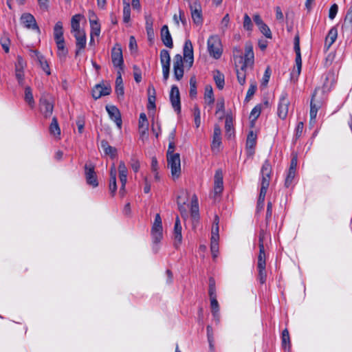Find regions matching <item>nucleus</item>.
I'll return each mask as SVG.
<instances>
[{"label": "nucleus", "instance_id": "nucleus-1", "mask_svg": "<svg viewBox=\"0 0 352 352\" xmlns=\"http://www.w3.org/2000/svg\"><path fill=\"white\" fill-rule=\"evenodd\" d=\"M272 171V165L269 160H266L261 169V190L257 201L256 212L263 210L265 197L271 180Z\"/></svg>", "mask_w": 352, "mask_h": 352}, {"label": "nucleus", "instance_id": "nucleus-2", "mask_svg": "<svg viewBox=\"0 0 352 352\" xmlns=\"http://www.w3.org/2000/svg\"><path fill=\"white\" fill-rule=\"evenodd\" d=\"M208 51L215 59H219L222 54L221 40L217 35L210 36L208 39Z\"/></svg>", "mask_w": 352, "mask_h": 352}, {"label": "nucleus", "instance_id": "nucleus-3", "mask_svg": "<svg viewBox=\"0 0 352 352\" xmlns=\"http://www.w3.org/2000/svg\"><path fill=\"white\" fill-rule=\"evenodd\" d=\"M168 167L170 168L173 179L179 177L181 174V161L179 154L167 157Z\"/></svg>", "mask_w": 352, "mask_h": 352}, {"label": "nucleus", "instance_id": "nucleus-4", "mask_svg": "<svg viewBox=\"0 0 352 352\" xmlns=\"http://www.w3.org/2000/svg\"><path fill=\"white\" fill-rule=\"evenodd\" d=\"M289 104L288 94L286 91H283L279 98L277 110L278 116L280 119L285 120L287 118Z\"/></svg>", "mask_w": 352, "mask_h": 352}, {"label": "nucleus", "instance_id": "nucleus-5", "mask_svg": "<svg viewBox=\"0 0 352 352\" xmlns=\"http://www.w3.org/2000/svg\"><path fill=\"white\" fill-rule=\"evenodd\" d=\"M85 176L87 184L93 188L98 186L96 173L95 171V166L91 162H87L85 165Z\"/></svg>", "mask_w": 352, "mask_h": 352}, {"label": "nucleus", "instance_id": "nucleus-6", "mask_svg": "<svg viewBox=\"0 0 352 352\" xmlns=\"http://www.w3.org/2000/svg\"><path fill=\"white\" fill-rule=\"evenodd\" d=\"M323 77L322 92H329L336 82L338 74L333 69H331L325 73Z\"/></svg>", "mask_w": 352, "mask_h": 352}, {"label": "nucleus", "instance_id": "nucleus-7", "mask_svg": "<svg viewBox=\"0 0 352 352\" xmlns=\"http://www.w3.org/2000/svg\"><path fill=\"white\" fill-rule=\"evenodd\" d=\"M256 267L258 280L261 284H264L267 280L266 255H258Z\"/></svg>", "mask_w": 352, "mask_h": 352}, {"label": "nucleus", "instance_id": "nucleus-8", "mask_svg": "<svg viewBox=\"0 0 352 352\" xmlns=\"http://www.w3.org/2000/svg\"><path fill=\"white\" fill-rule=\"evenodd\" d=\"M170 101L174 110L177 113L181 112L180 94L178 87L173 85L170 92Z\"/></svg>", "mask_w": 352, "mask_h": 352}, {"label": "nucleus", "instance_id": "nucleus-9", "mask_svg": "<svg viewBox=\"0 0 352 352\" xmlns=\"http://www.w3.org/2000/svg\"><path fill=\"white\" fill-rule=\"evenodd\" d=\"M39 109L43 116L45 118H50L54 109V104L45 97H42L39 102Z\"/></svg>", "mask_w": 352, "mask_h": 352}, {"label": "nucleus", "instance_id": "nucleus-10", "mask_svg": "<svg viewBox=\"0 0 352 352\" xmlns=\"http://www.w3.org/2000/svg\"><path fill=\"white\" fill-rule=\"evenodd\" d=\"M76 38V52L75 55L78 56L80 54L82 50H83L87 44V38L85 31L78 32L72 34Z\"/></svg>", "mask_w": 352, "mask_h": 352}, {"label": "nucleus", "instance_id": "nucleus-11", "mask_svg": "<svg viewBox=\"0 0 352 352\" xmlns=\"http://www.w3.org/2000/svg\"><path fill=\"white\" fill-rule=\"evenodd\" d=\"M323 105V102L316 98V90L312 95L310 104V122H315L317 113L319 109Z\"/></svg>", "mask_w": 352, "mask_h": 352}, {"label": "nucleus", "instance_id": "nucleus-12", "mask_svg": "<svg viewBox=\"0 0 352 352\" xmlns=\"http://www.w3.org/2000/svg\"><path fill=\"white\" fill-rule=\"evenodd\" d=\"M192 19L197 25H200L203 23L202 11L200 4L195 1L193 4L190 5Z\"/></svg>", "mask_w": 352, "mask_h": 352}, {"label": "nucleus", "instance_id": "nucleus-13", "mask_svg": "<svg viewBox=\"0 0 352 352\" xmlns=\"http://www.w3.org/2000/svg\"><path fill=\"white\" fill-rule=\"evenodd\" d=\"M106 110L110 118L115 122L119 129L122 128V118L119 109L114 105H107Z\"/></svg>", "mask_w": 352, "mask_h": 352}, {"label": "nucleus", "instance_id": "nucleus-14", "mask_svg": "<svg viewBox=\"0 0 352 352\" xmlns=\"http://www.w3.org/2000/svg\"><path fill=\"white\" fill-rule=\"evenodd\" d=\"M184 60L188 64V67H192L194 61L193 47L192 42L186 40L184 45Z\"/></svg>", "mask_w": 352, "mask_h": 352}, {"label": "nucleus", "instance_id": "nucleus-15", "mask_svg": "<svg viewBox=\"0 0 352 352\" xmlns=\"http://www.w3.org/2000/svg\"><path fill=\"white\" fill-rule=\"evenodd\" d=\"M111 59L113 65L116 67L122 69L124 60L122 51L119 45L114 47L111 50Z\"/></svg>", "mask_w": 352, "mask_h": 352}, {"label": "nucleus", "instance_id": "nucleus-16", "mask_svg": "<svg viewBox=\"0 0 352 352\" xmlns=\"http://www.w3.org/2000/svg\"><path fill=\"white\" fill-rule=\"evenodd\" d=\"M21 21L28 29L36 30L39 32L38 26L36 24L34 16L30 13H24L21 16Z\"/></svg>", "mask_w": 352, "mask_h": 352}, {"label": "nucleus", "instance_id": "nucleus-17", "mask_svg": "<svg viewBox=\"0 0 352 352\" xmlns=\"http://www.w3.org/2000/svg\"><path fill=\"white\" fill-rule=\"evenodd\" d=\"M160 36L163 44L166 47L170 49H172L173 47V38L167 25H163L162 28H161Z\"/></svg>", "mask_w": 352, "mask_h": 352}, {"label": "nucleus", "instance_id": "nucleus-18", "mask_svg": "<svg viewBox=\"0 0 352 352\" xmlns=\"http://www.w3.org/2000/svg\"><path fill=\"white\" fill-rule=\"evenodd\" d=\"M223 190V173L221 169L216 170L214 177V193L217 195Z\"/></svg>", "mask_w": 352, "mask_h": 352}, {"label": "nucleus", "instance_id": "nucleus-19", "mask_svg": "<svg viewBox=\"0 0 352 352\" xmlns=\"http://www.w3.org/2000/svg\"><path fill=\"white\" fill-rule=\"evenodd\" d=\"M254 55L253 47L251 44L247 43L245 48L243 67H252L254 64Z\"/></svg>", "mask_w": 352, "mask_h": 352}, {"label": "nucleus", "instance_id": "nucleus-20", "mask_svg": "<svg viewBox=\"0 0 352 352\" xmlns=\"http://www.w3.org/2000/svg\"><path fill=\"white\" fill-rule=\"evenodd\" d=\"M342 32L349 36L352 34V7L346 12L344 22L342 25Z\"/></svg>", "mask_w": 352, "mask_h": 352}, {"label": "nucleus", "instance_id": "nucleus-21", "mask_svg": "<svg viewBox=\"0 0 352 352\" xmlns=\"http://www.w3.org/2000/svg\"><path fill=\"white\" fill-rule=\"evenodd\" d=\"M221 144V130L219 125L216 124L214 127L211 148L212 151L219 150Z\"/></svg>", "mask_w": 352, "mask_h": 352}, {"label": "nucleus", "instance_id": "nucleus-22", "mask_svg": "<svg viewBox=\"0 0 352 352\" xmlns=\"http://www.w3.org/2000/svg\"><path fill=\"white\" fill-rule=\"evenodd\" d=\"M116 175L117 170L116 166L113 164L110 168V177L109 184V189L112 197L116 195L117 190Z\"/></svg>", "mask_w": 352, "mask_h": 352}, {"label": "nucleus", "instance_id": "nucleus-23", "mask_svg": "<svg viewBox=\"0 0 352 352\" xmlns=\"http://www.w3.org/2000/svg\"><path fill=\"white\" fill-rule=\"evenodd\" d=\"M111 91V87L97 85L92 91V96L95 99H98L102 96L109 95Z\"/></svg>", "mask_w": 352, "mask_h": 352}, {"label": "nucleus", "instance_id": "nucleus-24", "mask_svg": "<svg viewBox=\"0 0 352 352\" xmlns=\"http://www.w3.org/2000/svg\"><path fill=\"white\" fill-rule=\"evenodd\" d=\"M256 134L253 131H250L246 140V150L249 155L254 153V149L256 144Z\"/></svg>", "mask_w": 352, "mask_h": 352}, {"label": "nucleus", "instance_id": "nucleus-25", "mask_svg": "<svg viewBox=\"0 0 352 352\" xmlns=\"http://www.w3.org/2000/svg\"><path fill=\"white\" fill-rule=\"evenodd\" d=\"M337 37L338 30L336 27L333 26L329 30L325 38L324 48H326L327 50H328L330 48V47L334 43Z\"/></svg>", "mask_w": 352, "mask_h": 352}, {"label": "nucleus", "instance_id": "nucleus-26", "mask_svg": "<svg viewBox=\"0 0 352 352\" xmlns=\"http://www.w3.org/2000/svg\"><path fill=\"white\" fill-rule=\"evenodd\" d=\"M182 226L180 223V220L179 217H176L175 226H174V239H175V245L177 247L182 243Z\"/></svg>", "mask_w": 352, "mask_h": 352}, {"label": "nucleus", "instance_id": "nucleus-27", "mask_svg": "<svg viewBox=\"0 0 352 352\" xmlns=\"http://www.w3.org/2000/svg\"><path fill=\"white\" fill-rule=\"evenodd\" d=\"M89 22L91 25V37L94 36H98L100 34V25L94 14H92V18L89 17Z\"/></svg>", "mask_w": 352, "mask_h": 352}, {"label": "nucleus", "instance_id": "nucleus-28", "mask_svg": "<svg viewBox=\"0 0 352 352\" xmlns=\"http://www.w3.org/2000/svg\"><path fill=\"white\" fill-rule=\"evenodd\" d=\"M190 214L195 220L199 218L198 198L195 194H193L191 198Z\"/></svg>", "mask_w": 352, "mask_h": 352}, {"label": "nucleus", "instance_id": "nucleus-29", "mask_svg": "<svg viewBox=\"0 0 352 352\" xmlns=\"http://www.w3.org/2000/svg\"><path fill=\"white\" fill-rule=\"evenodd\" d=\"M294 49L296 53V65H302V58L300 47V37L298 34H296L294 37Z\"/></svg>", "mask_w": 352, "mask_h": 352}, {"label": "nucleus", "instance_id": "nucleus-30", "mask_svg": "<svg viewBox=\"0 0 352 352\" xmlns=\"http://www.w3.org/2000/svg\"><path fill=\"white\" fill-rule=\"evenodd\" d=\"M148 123L146 114L144 113H140L139 120V129L142 138L146 135L148 131Z\"/></svg>", "mask_w": 352, "mask_h": 352}, {"label": "nucleus", "instance_id": "nucleus-31", "mask_svg": "<svg viewBox=\"0 0 352 352\" xmlns=\"http://www.w3.org/2000/svg\"><path fill=\"white\" fill-rule=\"evenodd\" d=\"M100 146L104 153L109 155L111 158H114L116 156L117 149L115 147L110 146L107 140H102L100 142Z\"/></svg>", "mask_w": 352, "mask_h": 352}, {"label": "nucleus", "instance_id": "nucleus-32", "mask_svg": "<svg viewBox=\"0 0 352 352\" xmlns=\"http://www.w3.org/2000/svg\"><path fill=\"white\" fill-rule=\"evenodd\" d=\"M204 98L205 103L212 107L214 102V97L213 94L212 87L211 85L206 86Z\"/></svg>", "mask_w": 352, "mask_h": 352}, {"label": "nucleus", "instance_id": "nucleus-33", "mask_svg": "<svg viewBox=\"0 0 352 352\" xmlns=\"http://www.w3.org/2000/svg\"><path fill=\"white\" fill-rule=\"evenodd\" d=\"M82 18V15L80 14H75L72 16L71 20V32L72 34L78 32H82L83 30L80 29V21Z\"/></svg>", "mask_w": 352, "mask_h": 352}, {"label": "nucleus", "instance_id": "nucleus-34", "mask_svg": "<svg viewBox=\"0 0 352 352\" xmlns=\"http://www.w3.org/2000/svg\"><path fill=\"white\" fill-rule=\"evenodd\" d=\"M49 129L51 135H52L56 138L60 139V129L56 117L52 118Z\"/></svg>", "mask_w": 352, "mask_h": 352}, {"label": "nucleus", "instance_id": "nucleus-35", "mask_svg": "<svg viewBox=\"0 0 352 352\" xmlns=\"http://www.w3.org/2000/svg\"><path fill=\"white\" fill-rule=\"evenodd\" d=\"M57 46V55L62 59L65 58L68 53L67 49L65 47V40L55 41Z\"/></svg>", "mask_w": 352, "mask_h": 352}, {"label": "nucleus", "instance_id": "nucleus-36", "mask_svg": "<svg viewBox=\"0 0 352 352\" xmlns=\"http://www.w3.org/2000/svg\"><path fill=\"white\" fill-rule=\"evenodd\" d=\"M151 236L153 243H159L163 238L162 228H151Z\"/></svg>", "mask_w": 352, "mask_h": 352}, {"label": "nucleus", "instance_id": "nucleus-37", "mask_svg": "<svg viewBox=\"0 0 352 352\" xmlns=\"http://www.w3.org/2000/svg\"><path fill=\"white\" fill-rule=\"evenodd\" d=\"M54 37L55 41L65 40L63 37V23L58 21L54 28Z\"/></svg>", "mask_w": 352, "mask_h": 352}, {"label": "nucleus", "instance_id": "nucleus-38", "mask_svg": "<svg viewBox=\"0 0 352 352\" xmlns=\"http://www.w3.org/2000/svg\"><path fill=\"white\" fill-rule=\"evenodd\" d=\"M230 25V18L229 14H226L221 19L219 24V32L224 35Z\"/></svg>", "mask_w": 352, "mask_h": 352}, {"label": "nucleus", "instance_id": "nucleus-39", "mask_svg": "<svg viewBox=\"0 0 352 352\" xmlns=\"http://www.w3.org/2000/svg\"><path fill=\"white\" fill-rule=\"evenodd\" d=\"M213 78L217 87L219 89H222L224 87L225 85L224 75L222 73H221L219 70H216L214 72Z\"/></svg>", "mask_w": 352, "mask_h": 352}, {"label": "nucleus", "instance_id": "nucleus-40", "mask_svg": "<svg viewBox=\"0 0 352 352\" xmlns=\"http://www.w3.org/2000/svg\"><path fill=\"white\" fill-rule=\"evenodd\" d=\"M282 346L285 350H289L291 348V341L289 331L285 329L282 332Z\"/></svg>", "mask_w": 352, "mask_h": 352}, {"label": "nucleus", "instance_id": "nucleus-41", "mask_svg": "<svg viewBox=\"0 0 352 352\" xmlns=\"http://www.w3.org/2000/svg\"><path fill=\"white\" fill-rule=\"evenodd\" d=\"M116 93L118 96H123L124 86L120 72H118V76L116 80Z\"/></svg>", "mask_w": 352, "mask_h": 352}, {"label": "nucleus", "instance_id": "nucleus-42", "mask_svg": "<svg viewBox=\"0 0 352 352\" xmlns=\"http://www.w3.org/2000/svg\"><path fill=\"white\" fill-rule=\"evenodd\" d=\"M160 62L162 67H170V56L168 50L163 49L160 51Z\"/></svg>", "mask_w": 352, "mask_h": 352}, {"label": "nucleus", "instance_id": "nucleus-43", "mask_svg": "<svg viewBox=\"0 0 352 352\" xmlns=\"http://www.w3.org/2000/svg\"><path fill=\"white\" fill-rule=\"evenodd\" d=\"M208 295L210 300L217 299L215 280L212 277L209 278Z\"/></svg>", "mask_w": 352, "mask_h": 352}, {"label": "nucleus", "instance_id": "nucleus-44", "mask_svg": "<svg viewBox=\"0 0 352 352\" xmlns=\"http://www.w3.org/2000/svg\"><path fill=\"white\" fill-rule=\"evenodd\" d=\"M189 199V192L186 190H182L177 197V204H186Z\"/></svg>", "mask_w": 352, "mask_h": 352}, {"label": "nucleus", "instance_id": "nucleus-45", "mask_svg": "<svg viewBox=\"0 0 352 352\" xmlns=\"http://www.w3.org/2000/svg\"><path fill=\"white\" fill-rule=\"evenodd\" d=\"M25 100L30 105V107H34V100L32 92V89L30 87H26L25 88Z\"/></svg>", "mask_w": 352, "mask_h": 352}, {"label": "nucleus", "instance_id": "nucleus-46", "mask_svg": "<svg viewBox=\"0 0 352 352\" xmlns=\"http://www.w3.org/2000/svg\"><path fill=\"white\" fill-rule=\"evenodd\" d=\"M145 28L148 38L151 41L154 37V30L153 28V20L151 18H147L146 19Z\"/></svg>", "mask_w": 352, "mask_h": 352}, {"label": "nucleus", "instance_id": "nucleus-47", "mask_svg": "<svg viewBox=\"0 0 352 352\" xmlns=\"http://www.w3.org/2000/svg\"><path fill=\"white\" fill-rule=\"evenodd\" d=\"M242 65L239 69H236L237 80L240 85H243L245 83L246 69Z\"/></svg>", "mask_w": 352, "mask_h": 352}, {"label": "nucleus", "instance_id": "nucleus-48", "mask_svg": "<svg viewBox=\"0 0 352 352\" xmlns=\"http://www.w3.org/2000/svg\"><path fill=\"white\" fill-rule=\"evenodd\" d=\"M131 19V8L128 2H124L123 8V21L124 23H129Z\"/></svg>", "mask_w": 352, "mask_h": 352}, {"label": "nucleus", "instance_id": "nucleus-49", "mask_svg": "<svg viewBox=\"0 0 352 352\" xmlns=\"http://www.w3.org/2000/svg\"><path fill=\"white\" fill-rule=\"evenodd\" d=\"M217 110L216 114H220L219 118L222 119L224 117V111H225V105H224V99L221 98L217 100Z\"/></svg>", "mask_w": 352, "mask_h": 352}, {"label": "nucleus", "instance_id": "nucleus-50", "mask_svg": "<svg viewBox=\"0 0 352 352\" xmlns=\"http://www.w3.org/2000/svg\"><path fill=\"white\" fill-rule=\"evenodd\" d=\"M37 61L39 63L43 72H45L47 75H50L51 74L50 66L44 56L43 55L41 56H39V58L37 60Z\"/></svg>", "mask_w": 352, "mask_h": 352}, {"label": "nucleus", "instance_id": "nucleus-51", "mask_svg": "<svg viewBox=\"0 0 352 352\" xmlns=\"http://www.w3.org/2000/svg\"><path fill=\"white\" fill-rule=\"evenodd\" d=\"M264 239H265V232L261 230L259 233L258 236V247H259V253L258 255H265V248H264Z\"/></svg>", "mask_w": 352, "mask_h": 352}, {"label": "nucleus", "instance_id": "nucleus-52", "mask_svg": "<svg viewBox=\"0 0 352 352\" xmlns=\"http://www.w3.org/2000/svg\"><path fill=\"white\" fill-rule=\"evenodd\" d=\"M130 166L135 173H138L140 168V161L135 155H133L130 160Z\"/></svg>", "mask_w": 352, "mask_h": 352}, {"label": "nucleus", "instance_id": "nucleus-53", "mask_svg": "<svg viewBox=\"0 0 352 352\" xmlns=\"http://www.w3.org/2000/svg\"><path fill=\"white\" fill-rule=\"evenodd\" d=\"M193 115L195 117V124L197 128H199L201 124V111L197 105L193 107Z\"/></svg>", "mask_w": 352, "mask_h": 352}, {"label": "nucleus", "instance_id": "nucleus-54", "mask_svg": "<svg viewBox=\"0 0 352 352\" xmlns=\"http://www.w3.org/2000/svg\"><path fill=\"white\" fill-rule=\"evenodd\" d=\"M219 238H211L210 250L214 257L217 256L219 252Z\"/></svg>", "mask_w": 352, "mask_h": 352}, {"label": "nucleus", "instance_id": "nucleus-55", "mask_svg": "<svg viewBox=\"0 0 352 352\" xmlns=\"http://www.w3.org/2000/svg\"><path fill=\"white\" fill-rule=\"evenodd\" d=\"M243 28L248 31H252L253 28V23L252 22V19L246 13L244 14L243 16Z\"/></svg>", "mask_w": 352, "mask_h": 352}, {"label": "nucleus", "instance_id": "nucleus-56", "mask_svg": "<svg viewBox=\"0 0 352 352\" xmlns=\"http://www.w3.org/2000/svg\"><path fill=\"white\" fill-rule=\"evenodd\" d=\"M26 65V61L21 56H18L15 63V70H24Z\"/></svg>", "mask_w": 352, "mask_h": 352}, {"label": "nucleus", "instance_id": "nucleus-57", "mask_svg": "<svg viewBox=\"0 0 352 352\" xmlns=\"http://www.w3.org/2000/svg\"><path fill=\"white\" fill-rule=\"evenodd\" d=\"M257 89L256 82H253L251 83L246 94L245 101H249L251 98L254 95Z\"/></svg>", "mask_w": 352, "mask_h": 352}, {"label": "nucleus", "instance_id": "nucleus-58", "mask_svg": "<svg viewBox=\"0 0 352 352\" xmlns=\"http://www.w3.org/2000/svg\"><path fill=\"white\" fill-rule=\"evenodd\" d=\"M296 171L292 170H288V173H287V177L285 179V185L286 187H287V188L291 186V184H292L293 180L296 175Z\"/></svg>", "mask_w": 352, "mask_h": 352}, {"label": "nucleus", "instance_id": "nucleus-59", "mask_svg": "<svg viewBox=\"0 0 352 352\" xmlns=\"http://www.w3.org/2000/svg\"><path fill=\"white\" fill-rule=\"evenodd\" d=\"M196 79L195 77H192L190 79V96L192 98H195L197 96V86H196Z\"/></svg>", "mask_w": 352, "mask_h": 352}, {"label": "nucleus", "instance_id": "nucleus-60", "mask_svg": "<svg viewBox=\"0 0 352 352\" xmlns=\"http://www.w3.org/2000/svg\"><path fill=\"white\" fill-rule=\"evenodd\" d=\"M184 67L183 58L180 54H176L173 58V69Z\"/></svg>", "mask_w": 352, "mask_h": 352}, {"label": "nucleus", "instance_id": "nucleus-61", "mask_svg": "<svg viewBox=\"0 0 352 352\" xmlns=\"http://www.w3.org/2000/svg\"><path fill=\"white\" fill-rule=\"evenodd\" d=\"M302 65H296L291 72V80L294 82L298 80L301 72Z\"/></svg>", "mask_w": 352, "mask_h": 352}, {"label": "nucleus", "instance_id": "nucleus-62", "mask_svg": "<svg viewBox=\"0 0 352 352\" xmlns=\"http://www.w3.org/2000/svg\"><path fill=\"white\" fill-rule=\"evenodd\" d=\"M302 65H296L291 72V80L294 82L298 80L301 72Z\"/></svg>", "mask_w": 352, "mask_h": 352}, {"label": "nucleus", "instance_id": "nucleus-63", "mask_svg": "<svg viewBox=\"0 0 352 352\" xmlns=\"http://www.w3.org/2000/svg\"><path fill=\"white\" fill-rule=\"evenodd\" d=\"M259 30L261 32L265 35V37L267 38H272V32L270 29V28L264 23L261 26L258 27Z\"/></svg>", "mask_w": 352, "mask_h": 352}, {"label": "nucleus", "instance_id": "nucleus-64", "mask_svg": "<svg viewBox=\"0 0 352 352\" xmlns=\"http://www.w3.org/2000/svg\"><path fill=\"white\" fill-rule=\"evenodd\" d=\"M133 76L136 82H140L142 81V72L140 67L137 65H133Z\"/></svg>", "mask_w": 352, "mask_h": 352}]
</instances>
